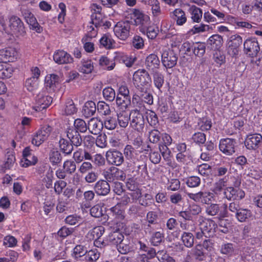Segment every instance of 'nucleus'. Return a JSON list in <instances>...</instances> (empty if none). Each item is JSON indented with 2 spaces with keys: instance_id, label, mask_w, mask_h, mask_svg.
Listing matches in <instances>:
<instances>
[{
  "instance_id": "f03ea898",
  "label": "nucleus",
  "mask_w": 262,
  "mask_h": 262,
  "mask_svg": "<svg viewBox=\"0 0 262 262\" xmlns=\"http://www.w3.org/2000/svg\"><path fill=\"white\" fill-rule=\"evenodd\" d=\"M131 22L128 20L118 22L114 27L115 35L120 40H126L129 36Z\"/></svg>"
},
{
  "instance_id": "de8ad7c7",
  "label": "nucleus",
  "mask_w": 262,
  "mask_h": 262,
  "mask_svg": "<svg viewBox=\"0 0 262 262\" xmlns=\"http://www.w3.org/2000/svg\"><path fill=\"white\" fill-rule=\"evenodd\" d=\"M226 181L225 179H220L214 184L212 191L216 195L220 194L225 189L224 187L226 186Z\"/></svg>"
},
{
  "instance_id": "72a5a7b5",
  "label": "nucleus",
  "mask_w": 262,
  "mask_h": 262,
  "mask_svg": "<svg viewBox=\"0 0 262 262\" xmlns=\"http://www.w3.org/2000/svg\"><path fill=\"white\" fill-rule=\"evenodd\" d=\"M188 12L191 15V18L193 22L200 23L202 18V10L200 8L193 5L189 7Z\"/></svg>"
},
{
  "instance_id": "338daca9",
  "label": "nucleus",
  "mask_w": 262,
  "mask_h": 262,
  "mask_svg": "<svg viewBox=\"0 0 262 262\" xmlns=\"http://www.w3.org/2000/svg\"><path fill=\"white\" fill-rule=\"evenodd\" d=\"M90 214L96 218L104 215L103 214L102 207L99 204L95 205L91 208Z\"/></svg>"
},
{
  "instance_id": "13d9d810",
  "label": "nucleus",
  "mask_w": 262,
  "mask_h": 262,
  "mask_svg": "<svg viewBox=\"0 0 262 262\" xmlns=\"http://www.w3.org/2000/svg\"><path fill=\"white\" fill-rule=\"evenodd\" d=\"M236 189L233 187H228L225 188L224 191V198L228 200L237 199Z\"/></svg>"
},
{
  "instance_id": "ddd939ff",
  "label": "nucleus",
  "mask_w": 262,
  "mask_h": 262,
  "mask_svg": "<svg viewBox=\"0 0 262 262\" xmlns=\"http://www.w3.org/2000/svg\"><path fill=\"white\" fill-rule=\"evenodd\" d=\"M52 100L51 96L46 95L43 93H39L36 97V105L34 109L38 112L46 109L51 104Z\"/></svg>"
},
{
  "instance_id": "e2e57ef3",
  "label": "nucleus",
  "mask_w": 262,
  "mask_h": 262,
  "mask_svg": "<svg viewBox=\"0 0 262 262\" xmlns=\"http://www.w3.org/2000/svg\"><path fill=\"white\" fill-rule=\"evenodd\" d=\"M64 111L67 115H73L77 112V108L72 100H67L66 103Z\"/></svg>"
},
{
  "instance_id": "ea45409f",
  "label": "nucleus",
  "mask_w": 262,
  "mask_h": 262,
  "mask_svg": "<svg viewBox=\"0 0 262 262\" xmlns=\"http://www.w3.org/2000/svg\"><path fill=\"white\" fill-rule=\"evenodd\" d=\"M99 65L107 70H113L115 66V62L113 59H110L105 56H101L99 59Z\"/></svg>"
},
{
  "instance_id": "7c9ffc66",
  "label": "nucleus",
  "mask_w": 262,
  "mask_h": 262,
  "mask_svg": "<svg viewBox=\"0 0 262 262\" xmlns=\"http://www.w3.org/2000/svg\"><path fill=\"white\" fill-rule=\"evenodd\" d=\"M107 237L108 243H110V244L116 245L117 246L119 243L122 241L124 238V235L119 230H116L115 231L111 232Z\"/></svg>"
},
{
  "instance_id": "aec40b11",
  "label": "nucleus",
  "mask_w": 262,
  "mask_h": 262,
  "mask_svg": "<svg viewBox=\"0 0 262 262\" xmlns=\"http://www.w3.org/2000/svg\"><path fill=\"white\" fill-rule=\"evenodd\" d=\"M170 17L176 21L177 26H183L187 20L185 12L180 8L174 9L171 13Z\"/></svg>"
},
{
  "instance_id": "4d7b16f0",
  "label": "nucleus",
  "mask_w": 262,
  "mask_h": 262,
  "mask_svg": "<svg viewBox=\"0 0 262 262\" xmlns=\"http://www.w3.org/2000/svg\"><path fill=\"white\" fill-rule=\"evenodd\" d=\"M97 111L102 115H108L111 114V109L108 104L103 101H99L97 104Z\"/></svg>"
},
{
  "instance_id": "423d86ee",
  "label": "nucleus",
  "mask_w": 262,
  "mask_h": 262,
  "mask_svg": "<svg viewBox=\"0 0 262 262\" xmlns=\"http://www.w3.org/2000/svg\"><path fill=\"white\" fill-rule=\"evenodd\" d=\"M259 51V45L255 37L248 38L244 41V51L248 56L256 57Z\"/></svg>"
},
{
  "instance_id": "9b49d317",
  "label": "nucleus",
  "mask_w": 262,
  "mask_h": 262,
  "mask_svg": "<svg viewBox=\"0 0 262 262\" xmlns=\"http://www.w3.org/2000/svg\"><path fill=\"white\" fill-rule=\"evenodd\" d=\"M105 157L108 164L117 166H120L124 162L123 154L115 149H110L106 152Z\"/></svg>"
},
{
  "instance_id": "cd10ccee",
  "label": "nucleus",
  "mask_w": 262,
  "mask_h": 262,
  "mask_svg": "<svg viewBox=\"0 0 262 262\" xmlns=\"http://www.w3.org/2000/svg\"><path fill=\"white\" fill-rule=\"evenodd\" d=\"M96 105L93 101H88L85 103L82 107V115L86 118L93 116L96 113Z\"/></svg>"
},
{
  "instance_id": "6ab92c4d",
  "label": "nucleus",
  "mask_w": 262,
  "mask_h": 262,
  "mask_svg": "<svg viewBox=\"0 0 262 262\" xmlns=\"http://www.w3.org/2000/svg\"><path fill=\"white\" fill-rule=\"evenodd\" d=\"M66 133L68 140L73 146L78 147L81 145L82 139L77 130L73 129V128H69L67 129Z\"/></svg>"
},
{
  "instance_id": "69168bd1",
  "label": "nucleus",
  "mask_w": 262,
  "mask_h": 262,
  "mask_svg": "<svg viewBox=\"0 0 262 262\" xmlns=\"http://www.w3.org/2000/svg\"><path fill=\"white\" fill-rule=\"evenodd\" d=\"M186 183L189 187H196L201 183V179L196 176H191L187 178Z\"/></svg>"
},
{
  "instance_id": "052dcab7",
  "label": "nucleus",
  "mask_w": 262,
  "mask_h": 262,
  "mask_svg": "<svg viewBox=\"0 0 262 262\" xmlns=\"http://www.w3.org/2000/svg\"><path fill=\"white\" fill-rule=\"evenodd\" d=\"M191 139L194 143L199 145H203L206 140V135L201 132L194 133L192 135Z\"/></svg>"
},
{
  "instance_id": "473e14b6",
  "label": "nucleus",
  "mask_w": 262,
  "mask_h": 262,
  "mask_svg": "<svg viewBox=\"0 0 262 262\" xmlns=\"http://www.w3.org/2000/svg\"><path fill=\"white\" fill-rule=\"evenodd\" d=\"M235 246L231 243H223L221 246L220 251L221 254L227 257L232 256L235 254Z\"/></svg>"
},
{
  "instance_id": "79ce46f5",
  "label": "nucleus",
  "mask_w": 262,
  "mask_h": 262,
  "mask_svg": "<svg viewBox=\"0 0 262 262\" xmlns=\"http://www.w3.org/2000/svg\"><path fill=\"white\" fill-rule=\"evenodd\" d=\"M100 256V252L96 249L88 251L85 257H83L84 259L82 262H96Z\"/></svg>"
},
{
  "instance_id": "c03bdc74",
  "label": "nucleus",
  "mask_w": 262,
  "mask_h": 262,
  "mask_svg": "<svg viewBox=\"0 0 262 262\" xmlns=\"http://www.w3.org/2000/svg\"><path fill=\"white\" fill-rule=\"evenodd\" d=\"M151 74L153 76L154 83L155 86L160 91L164 82L163 75L158 71H155L152 72Z\"/></svg>"
},
{
  "instance_id": "4c0bfd02",
  "label": "nucleus",
  "mask_w": 262,
  "mask_h": 262,
  "mask_svg": "<svg viewBox=\"0 0 262 262\" xmlns=\"http://www.w3.org/2000/svg\"><path fill=\"white\" fill-rule=\"evenodd\" d=\"M140 31L144 34H146L149 38L154 39L156 37L159 32V29L157 27H148L147 25L146 27H141Z\"/></svg>"
},
{
  "instance_id": "bf43d9fd",
  "label": "nucleus",
  "mask_w": 262,
  "mask_h": 262,
  "mask_svg": "<svg viewBox=\"0 0 262 262\" xmlns=\"http://www.w3.org/2000/svg\"><path fill=\"white\" fill-rule=\"evenodd\" d=\"M100 42L101 45L105 47L106 49L112 48L115 43L114 40L111 37V36L106 34L101 37L100 40Z\"/></svg>"
},
{
  "instance_id": "774afa93",
  "label": "nucleus",
  "mask_w": 262,
  "mask_h": 262,
  "mask_svg": "<svg viewBox=\"0 0 262 262\" xmlns=\"http://www.w3.org/2000/svg\"><path fill=\"white\" fill-rule=\"evenodd\" d=\"M74 229L73 228H68L66 226H64L58 230L57 234L60 237L64 238L72 234V233L74 232Z\"/></svg>"
},
{
  "instance_id": "3c124183",
  "label": "nucleus",
  "mask_w": 262,
  "mask_h": 262,
  "mask_svg": "<svg viewBox=\"0 0 262 262\" xmlns=\"http://www.w3.org/2000/svg\"><path fill=\"white\" fill-rule=\"evenodd\" d=\"M207 253L203 249L201 245H198L195 247L193 251V256L199 261L205 260Z\"/></svg>"
},
{
  "instance_id": "a211bd4d",
  "label": "nucleus",
  "mask_w": 262,
  "mask_h": 262,
  "mask_svg": "<svg viewBox=\"0 0 262 262\" xmlns=\"http://www.w3.org/2000/svg\"><path fill=\"white\" fill-rule=\"evenodd\" d=\"M262 141V136L260 134L248 135L245 141V145L248 149H257Z\"/></svg>"
},
{
  "instance_id": "2eb2a0df",
  "label": "nucleus",
  "mask_w": 262,
  "mask_h": 262,
  "mask_svg": "<svg viewBox=\"0 0 262 262\" xmlns=\"http://www.w3.org/2000/svg\"><path fill=\"white\" fill-rule=\"evenodd\" d=\"M17 57L18 53L14 48L7 47L0 50V60L2 62H13Z\"/></svg>"
},
{
  "instance_id": "8fccbe9b",
  "label": "nucleus",
  "mask_w": 262,
  "mask_h": 262,
  "mask_svg": "<svg viewBox=\"0 0 262 262\" xmlns=\"http://www.w3.org/2000/svg\"><path fill=\"white\" fill-rule=\"evenodd\" d=\"M63 168L67 173L72 174L76 170V162L72 160H67L63 163Z\"/></svg>"
},
{
  "instance_id": "0eeeda50",
  "label": "nucleus",
  "mask_w": 262,
  "mask_h": 262,
  "mask_svg": "<svg viewBox=\"0 0 262 262\" xmlns=\"http://www.w3.org/2000/svg\"><path fill=\"white\" fill-rule=\"evenodd\" d=\"M161 57L162 63L167 69L174 67L177 64L178 59L177 54L174 50L169 49L163 51Z\"/></svg>"
},
{
  "instance_id": "393cba45",
  "label": "nucleus",
  "mask_w": 262,
  "mask_h": 262,
  "mask_svg": "<svg viewBox=\"0 0 262 262\" xmlns=\"http://www.w3.org/2000/svg\"><path fill=\"white\" fill-rule=\"evenodd\" d=\"M48 159L53 166H58L61 163L62 156L60 151L57 149L52 148L48 154Z\"/></svg>"
},
{
  "instance_id": "603ef678",
  "label": "nucleus",
  "mask_w": 262,
  "mask_h": 262,
  "mask_svg": "<svg viewBox=\"0 0 262 262\" xmlns=\"http://www.w3.org/2000/svg\"><path fill=\"white\" fill-rule=\"evenodd\" d=\"M198 125L200 130L207 131L210 130L211 128L212 122L210 119L207 118H202L199 120Z\"/></svg>"
},
{
  "instance_id": "a878e982",
  "label": "nucleus",
  "mask_w": 262,
  "mask_h": 262,
  "mask_svg": "<svg viewBox=\"0 0 262 262\" xmlns=\"http://www.w3.org/2000/svg\"><path fill=\"white\" fill-rule=\"evenodd\" d=\"M87 252L86 248L84 246L77 245L73 249L71 255L76 260L82 262L84 259L83 257H85Z\"/></svg>"
},
{
  "instance_id": "2f4dec72",
  "label": "nucleus",
  "mask_w": 262,
  "mask_h": 262,
  "mask_svg": "<svg viewBox=\"0 0 262 262\" xmlns=\"http://www.w3.org/2000/svg\"><path fill=\"white\" fill-rule=\"evenodd\" d=\"M236 219L240 222H245L252 219L253 214L252 212L248 209L241 208L235 215Z\"/></svg>"
},
{
  "instance_id": "1a4fd4ad",
  "label": "nucleus",
  "mask_w": 262,
  "mask_h": 262,
  "mask_svg": "<svg viewBox=\"0 0 262 262\" xmlns=\"http://www.w3.org/2000/svg\"><path fill=\"white\" fill-rule=\"evenodd\" d=\"M133 80L138 87L140 85L148 86L151 82L149 73L144 69H139L136 71L133 75Z\"/></svg>"
},
{
  "instance_id": "f8f14e48",
  "label": "nucleus",
  "mask_w": 262,
  "mask_h": 262,
  "mask_svg": "<svg viewBox=\"0 0 262 262\" xmlns=\"http://www.w3.org/2000/svg\"><path fill=\"white\" fill-rule=\"evenodd\" d=\"M201 229L206 237H212L216 232L217 224L212 219H205L200 224Z\"/></svg>"
},
{
  "instance_id": "c756f323",
  "label": "nucleus",
  "mask_w": 262,
  "mask_h": 262,
  "mask_svg": "<svg viewBox=\"0 0 262 262\" xmlns=\"http://www.w3.org/2000/svg\"><path fill=\"white\" fill-rule=\"evenodd\" d=\"M118 251L123 254H125L133 250V244L127 238L123 239L117 246Z\"/></svg>"
},
{
  "instance_id": "bb28decb",
  "label": "nucleus",
  "mask_w": 262,
  "mask_h": 262,
  "mask_svg": "<svg viewBox=\"0 0 262 262\" xmlns=\"http://www.w3.org/2000/svg\"><path fill=\"white\" fill-rule=\"evenodd\" d=\"M59 147L60 151L65 156H70L74 150L73 144L67 139L61 138L59 141Z\"/></svg>"
},
{
  "instance_id": "20e7f679",
  "label": "nucleus",
  "mask_w": 262,
  "mask_h": 262,
  "mask_svg": "<svg viewBox=\"0 0 262 262\" xmlns=\"http://www.w3.org/2000/svg\"><path fill=\"white\" fill-rule=\"evenodd\" d=\"M130 126L138 132L142 131L145 123L143 115L138 108H135L130 111Z\"/></svg>"
},
{
  "instance_id": "09e8293b",
  "label": "nucleus",
  "mask_w": 262,
  "mask_h": 262,
  "mask_svg": "<svg viewBox=\"0 0 262 262\" xmlns=\"http://www.w3.org/2000/svg\"><path fill=\"white\" fill-rule=\"evenodd\" d=\"M81 63L82 64L79 67V71L84 74L91 73L94 69L92 61L90 60H82Z\"/></svg>"
},
{
  "instance_id": "680f3d73",
  "label": "nucleus",
  "mask_w": 262,
  "mask_h": 262,
  "mask_svg": "<svg viewBox=\"0 0 262 262\" xmlns=\"http://www.w3.org/2000/svg\"><path fill=\"white\" fill-rule=\"evenodd\" d=\"M146 119L148 123L152 126H155L159 123L157 114L152 111H149L146 113Z\"/></svg>"
},
{
  "instance_id": "b1692460",
  "label": "nucleus",
  "mask_w": 262,
  "mask_h": 262,
  "mask_svg": "<svg viewBox=\"0 0 262 262\" xmlns=\"http://www.w3.org/2000/svg\"><path fill=\"white\" fill-rule=\"evenodd\" d=\"M207 205V206L205 207V212L207 215L210 216L218 215L220 217L226 216V211H221L219 204L209 203Z\"/></svg>"
},
{
  "instance_id": "a19ab883",
  "label": "nucleus",
  "mask_w": 262,
  "mask_h": 262,
  "mask_svg": "<svg viewBox=\"0 0 262 262\" xmlns=\"http://www.w3.org/2000/svg\"><path fill=\"white\" fill-rule=\"evenodd\" d=\"M53 171L51 167H49L48 170L46 172L42 181L46 188H51L53 187V181L54 180Z\"/></svg>"
},
{
  "instance_id": "9d476101",
  "label": "nucleus",
  "mask_w": 262,
  "mask_h": 262,
  "mask_svg": "<svg viewBox=\"0 0 262 262\" xmlns=\"http://www.w3.org/2000/svg\"><path fill=\"white\" fill-rule=\"evenodd\" d=\"M236 142L234 139H222L220 141V150L227 155H232L235 152Z\"/></svg>"
},
{
  "instance_id": "412c9836",
  "label": "nucleus",
  "mask_w": 262,
  "mask_h": 262,
  "mask_svg": "<svg viewBox=\"0 0 262 262\" xmlns=\"http://www.w3.org/2000/svg\"><path fill=\"white\" fill-rule=\"evenodd\" d=\"M160 61L157 55L151 54L148 55L145 60L146 68L151 72L158 71L157 69L160 67Z\"/></svg>"
},
{
  "instance_id": "39448f33",
  "label": "nucleus",
  "mask_w": 262,
  "mask_h": 262,
  "mask_svg": "<svg viewBox=\"0 0 262 262\" xmlns=\"http://www.w3.org/2000/svg\"><path fill=\"white\" fill-rule=\"evenodd\" d=\"M103 177L108 183H113L118 180L123 181L125 179L124 171L114 166L110 167L103 172Z\"/></svg>"
},
{
  "instance_id": "49530a36",
  "label": "nucleus",
  "mask_w": 262,
  "mask_h": 262,
  "mask_svg": "<svg viewBox=\"0 0 262 262\" xmlns=\"http://www.w3.org/2000/svg\"><path fill=\"white\" fill-rule=\"evenodd\" d=\"M181 239L184 245L188 248H191L194 244V236L190 232H184L181 236Z\"/></svg>"
},
{
  "instance_id": "5701e85b",
  "label": "nucleus",
  "mask_w": 262,
  "mask_h": 262,
  "mask_svg": "<svg viewBox=\"0 0 262 262\" xmlns=\"http://www.w3.org/2000/svg\"><path fill=\"white\" fill-rule=\"evenodd\" d=\"M89 131L94 135L99 134L103 127V122L97 118H91L88 124Z\"/></svg>"
},
{
  "instance_id": "c9c22d12",
  "label": "nucleus",
  "mask_w": 262,
  "mask_h": 262,
  "mask_svg": "<svg viewBox=\"0 0 262 262\" xmlns=\"http://www.w3.org/2000/svg\"><path fill=\"white\" fill-rule=\"evenodd\" d=\"M130 97L120 96L117 95L116 99V104L120 109L125 110L130 105Z\"/></svg>"
},
{
  "instance_id": "864d4df0",
  "label": "nucleus",
  "mask_w": 262,
  "mask_h": 262,
  "mask_svg": "<svg viewBox=\"0 0 262 262\" xmlns=\"http://www.w3.org/2000/svg\"><path fill=\"white\" fill-rule=\"evenodd\" d=\"M102 94L105 100L109 102L113 101L116 98L115 91L111 87H107L104 89Z\"/></svg>"
},
{
  "instance_id": "a18cd8bd",
  "label": "nucleus",
  "mask_w": 262,
  "mask_h": 262,
  "mask_svg": "<svg viewBox=\"0 0 262 262\" xmlns=\"http://www.w3.org/2000/svg\"><path fill=\"white\" fill-rule=\"evenodd\" d=\"M74 128L78 131V133L80 132L82 133H85L88 129L89 126L86 122L82 119L77 118L74 122Z\"/></svg>"
},
{
  "instance_id": "5fc2aeb1",
  "label": "nucleus",
  "mask_w": 262,
  "mask_h": 262,
  "mask_svg": "<svg viewBox=\"0 0 262 262\" xmlns=\"http://www.w3.org/2000/svg\"><path fill=\"white\" fill-rule=\"evenodd\" d=\"M168 145L165 144L160 143L159 144V149L161 152L163 159L166 161H170V153L171 151L168 147Z\"/></svg>"
},
{
  "instance_id": "f3484780",
  "label": "nucleus",
  "mask_w": 262,
  "mask_h": 262,
  "mask_svg": "<svg viewBox=\"0 0 262 262\" xmlns=\"http://www.w3.org/2000/svg\"><path fill=\"white\" fill-rule=\"evenodd\" d=\"M54 61L59 64H67L72 63L73 59L71 55L63 50H57L53 55Z\"/></svg>"
},
{
  "instance_id": "6e6552de",
  "label": "nucleus",
  "mask_w": 262,
  "mask_h": 262,
  "mask_svg": "<svg viewBox=\"0 0 262 262\" xmlns=\"http://www.w3.org/2000/svg\"><path fill=\"white\" fill-rule=\"evenodd\" d=\"M21 13L31 29L38 33H40L42 31V28L38 23L36 18L30 10L25 8H21Z\"/></svg>"
},
{
  "instance_id": "f704fd0d",
  "label": "nucleus",
  "mask_w": 262,
  "mask_h": 262,
  "mask_svg": "<svg viewBox=\"0 0 262 262\" xmlns=\"http://www.w3.org/2000/svg\"><path fill=\"white\" fill-rule=\"evenodd\" d=\"M150 242L154 246H158L164 242V233L163 231L153 232L150 238Z\"/></svg>"
},
{
  "instance_id": "dca6fc26",
  "label": "nucleus",
  "mask_w": 262,
  "mask_h": 262,
  "mask_svg": "<svg viewBox=\"0 0 262 262\" xmlns=\"http://www.w3.org/2000/svg\"><path fill=\"white\" fill-rule=\"evenodd\" d=\"M95 192L98 196H106L111 191L109 183L105 180L98 181L93 187Z\"/></svg>"
},
{
  "instance_id": "c85d7f7f",
  "label": "nucleus",
  "mask_w": 262,
  "mask_h": 262,
  "mask_svg": "<svg viewBox=\"0 0 262 262\" xmlns=\"http://www.w3.org/2000/svg\"><path fill=\"white\" fill-rule=\"evenodd\" d=\"M207 42L208 45L211 46L212 49L219 50L222 46L223 40L221 35L214 34L209 38Z\"/></svg>"
},
{
  "instance_id": "7ed1b4c3",
  "label": "nucleus",
  "mask_w": 262,
  "mask_h": 262,
  "mask_svg": "<svg viewBox=\"0 0 262 262\" xmlns=\"http://www.w3.org/2000/svg\"><path fill=\"white\" fill-rule=\"evenodd\" d=\"M243 38L237 34L231 36L227 42V51L228 55L236 58L239 51V47L242 44Z\"/></svg>"
},
{
  "instance_id": "4468645a",
  "label": "nucleus",
  "mask_w": 262,
  "mask_h": 262,
  "mask_svg": "<svg viewBox=\"0 0 262 262\" xmlns=\"http://www.w3.org/2000/svg\"><path fill=\"white\" fill-rule=\"evenodd\" d=\"M132 12L134 18V25L139 26V29L141 27H146L149 24V17L145 14L141 10L133 9Z\"/></svg>"
},
{
  "instance_id": "0e129e2a",
  "label": "nucleus",
  "mask_w": 262,
  "mask_h": 262,
  "mask_svg": "<svg viewBox=\"0 0 262 262\" xmlns=\"http://www.w3.org/2000/svg\"><path fill=\"white\" fill-rule=\"evenodd\" d=\"M64 221L66 224L75 225L77 224H79L82 221V219L79 215L74 214L67 216Z\"/></svg>"
},
{
  "instance_id": "6e6d98bb",
  "label": "nucleus",
  "mask_w": 262,
  "mask_h": 262,
  "mask_svg": "<svg viewBox=\"0 0 262 262\" xmlns=\"http://www.w3.org/2000/svg\"><path fill=\"white\" fill-rule=\"evenodd\" d=\"M161 137V134L158 129H154L148 132V138L150 142L152 143H159Z\"/></svg>"
},
{
  "instance_id": "4be33fe9",
  "label": "nucleus",
  "mask_w": 262,
  "mask_h": 262,
  "mask_svg": "<svg viewBox=\"0 0 262 262\" xmlns=\"http://www.w3.org/2000/svg\"><path fill=\"white\" fill-rule=\"evenodd\" d=\"M59 85V77L55 74L47 76L45 78L46 89L50 92H53Z\"/></svg>"
},
{
  "instance_id": "e433bc0d",
  "label": "nucleus",
  "mask_w": 262,
  "mask_h": 262,
  "mask_svg": "<svg viewBox=\"0 0 262 262\" xmlns=\"http://www.w3.org/2000/svg\"><path fill=\"white\" fill-rule=\"evenodd\" d=\"M192 53L199 57H202L206 51V45L203 42H192Z\"/></svg>"
},
{
  "instance_id": "37998d69",
  "label": "nucleus",
  "mask_w": 262,
  "mask_h": 262,
  "mask_svg": "<svg viewBox=\"0 0 262 262\" xmlns=\"http://www.w3.org/2000/svg\"><path fill=\"white\" fill-rule=\"evenodd\" d=\"M138 202L140 205L143 207H148L154 204L152 195L148 193L142 194Z\"/></svg>"
},
{
  "instance_id": "58836bf2",
  "label": "nucleus",
  "mask_w": 262,
  "mask_h": 262,
  "mask_svg": "<svg viewBox=\"0 0 262 262\" xmlns=\"http://www.w3.org/2000/svg\"><path fill=\"white\" fill-rule=\"evenodd\" d=\"M130 120V114L128 115L125 112L117 114V121L121 127L126 128L128 126Z\"/></svg>"
},
{
  "instance_id": "f257e3e1",
  "label": "nucleus",
  "mask_w": 262,
  "mask_h": 262,
  "mask_svg": "<svg viewBox=\"0 0 262 262\" xmlns=\"http://www.w3.org/2000/svg\"><path fill=\"white\" fill-rule=\"evenodd\" d=\"M9 33L17 36H23L26 34L24 23L16 15H13L9 17Z\"/></svg>"
}]
</instances>
